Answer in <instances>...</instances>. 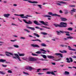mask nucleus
Returning <instances> with one entry per match:
<instances>
[{
	"mask_svg": "<svg viewBox=\"0 0 76 76\" xmlns=\"http://www.w3.org/2000/svg\"><path fill=\"white\" fill-rule=\"evenodd\" d=\"M68 48H69V50H71L72 51H76V49H72L71 48H71V47H70L69 46H68Z\"/></svg>",
	"mask_w": 76,
	"mask_h": 76,
	"instance_id": "4be33fe9",
	"label": "nucleus"
},
{
	"mask_svg": "<svg viewBox=\"0 0 76 76\" xmlns=\"http://www.w3.org/2000/svg\"><path fill=\"white\" fill-rule=\"evenodd\" d=\"M41 45L42 47H47V45L44 43H42Z\"/></svg>",
	"mask_w": 76,
	"mask_h": 76,
	"instance_id": "cd10ccee",
	"label": "nucleus"
},
{
	"mask_svg": "<svg viewBox=\"0 0 76 76\" xmlns=\"http://www.w3.org/2000/svg\"><path fill=\"white\" fill-rule=\"evenodd\" d=\"M6 55L7 56H8V57H11V56H10V55L9 54H8L5 53Z\"/></svg>",
	"mask_w": 76,
	"mask_h": 76,
	"instance_id": "3c124183",
	"label": "nucleus"
},
{
	"mask_svg": "<svg viewBox=\"0 0 76 76\" xmlns=\"http://www.w3.org/2000/svg\"><path fill=\"white\" fill-rule=\"evenodd\" d=\"M67 38H68V39H73V37H67Z\"/></svg>",
	"mask_w": 76,
	"mask_h": 76,
	"instance_id": "37998d69",
	"label": "nucleus"
},
{
	"mask_svg": "<svg viewBox=\"0 0 76 76\" xmlns=\"http://www.w3.org/2000/svg\"><path fill=\"white\" fill-rule=\"evenodd\" d=\"M11 12L12 13H13V12H15V9H12V10Z\"/></svg>",
	"mask_w": 76,
	"mask_h": 76,
	"instance_id": "4d7b16f0",
	"label": "nucleus"
},
{
	"mask_svg": "<svg viewBox=\"0 0 76 76\" xmlns=\"http://www.w3.org/2000/svg\"><path fill=\"white\" fill-rule=\"evenodd\" d=\"M26 69L27 70H29V71H31L32 70H34L35 68H32L31 67H28L26 68Z\"/></svg>",
	"mask_w": 76,
	"mask_h": 76,
	"instance_id": "1a4fd4ad",
	"label": "nucleus"
},
{
	"mask_svg": "<svg viewBox=\"0 0 76 76\" xmlns=\"http://www.w3.org/2000/svg\"><path fill=\"white\" fill-rule=\"evenodd\" d=\"M36 53H37V54H41V52L40 51H38L37 52H36Z\"/></svg>",
	"mask_w": 76,
	"mask_h": 76,
	"instance_id": "de8ad7c7",
	"label": "nucleus"
},
{
	"mask_svg": "<svg viewBox=\"0 0 76 76\" xmlns=\"http://www.w3.org/2000/svg\"><path fill=\"white\" fill-rule=\"evenodd\" d=\"M28 2L29 3H35L36 4H37V3H38V2L35 1H28Z\"/></svg>",
	"mask_w": 76,
	"mask_h": 76,
	"instance_id": "a211bd4d",
	"label": "nucleus"
},
{
	"mask_svg": "<svg viewBox=\"0 0 76 76\" xmlns=\"http://www.w3.org/2000/svg\"><path fill=\"white\" fill-rule=\"evenodd\" d=\"M41 56H42V57H43V58H45V59H46L47 58V56H46L45 55H41Z\"/></svg>",
	"mask_w": 76,
	"mask_h": 76,
	"instance_id": "b1692460",
	"label": "nucleus"
},
{
	"mask_svg": "<svg viewBox=\"0 0 76 76\" xmlns=\"http://www.w3.org/2000/svg\"><path fill=\"white\" fill-rule=\"evenodd\" d=\"M12 56V57L13 58L15 59H17L16 58H17V56Z\"/></svg>",
	"mask_w": 76,
	"mask_h": 76,
	"instance_id": "8fccbe9b",
	"label": "nucleus"
},
{
	"mask_svg": "<svg viewBox=\"0 0 76 76\" xmlns=\"http://www.w3.org/2000/svg\"><path fill=\"white\" fill-rule=\"evenodd\" d=\"M23 21L26 23H27V24H29V25H31L32 24V22L31 21L28 20V22H27L25 20H23Z\"/></svg>",
	"mask_w": 76,
	"mask_h": 76,
	"instance_id": "39448f33",
	"label": "nucleus"
},
{
	"mask_svg": "<svg viewBox=\"0 0 76 76\" xmlns=\"http://www.w3.org/2000/svg\"><path fill=\"white\" fill-rule=\"evenodd\" d=\"M59 32H60L61 33H62V34H64V33H66L67 34H70V32H69V31H59Z\"/></svg>",
	"mask_w": 76,
	"mask_h": 76,
	"instance_id": "dca6fc26",
	"label": "nucleus"
},
{
	"mask_svg": "<svg viewBox=\"0 0 76 76\" xmlns=\"http://www.w3.org/2000/svg\"><path fill=\"white\" fill-rule=\"evenodd\" d=\"M56 32H57V34H58V35H60V32L56 31Z\"/></svg>",
	"mask_w": 76,
	"mask_h": 76,
	"instance_id": "a18cd8bd",
	"label": "nucleus"
},
{
	"mask_svg": "<svg viewBox=\"0 0 76 76\" xmlns=\"http://www.w3.org/2000/svg\"><path fill=\"white\" fill-rule=\"evenodd\" d=\"M63 39L64 41H67V40H68V38H67V37L66 38Z\"/></svg>",
	"mask_w": 76,
	"mask_h": 76,
	"instance_id": "c9c22d12",
	"label": "nucleus"
},
{
	"mask_svg": "<svg viewBox=\"0 0 76 76\" xmlns=\"http://www.w3.org/2000/svg\"><path fill=\"white\" fill-rule=\"evenodd\" d=\"M22 59L24 60H28L30 61H37V59L32 58H23Z\"/></svg>",
	"mask_w": 76,
	"mask_h": 76,
	"instance_id": "f03ea898",
	"label": "nucleus"
},
{
	"mask_svg": "<svg viewBox=\"0 0 76 76\" xmlns=\"http://www.w3.org/2000/svg\"><path fill=\"white\" fill-rule=\"evenodd\" d=\"M13 47L15 48H19V45H13Z\"/></svg>",
	"mask_w": 76,
	"mask_h": 76,
	"instance_id": "58836bf2",
	"label": "nucleus"
},
{
	"mask_svg": "<svg viewBox=\"0 0 76 76\" xmlns=\"http://www.w3.org/2000/svg\"><path fill=\"white\" fill-rule=\"evenodd\" d=\"M47 57H48V58H50V59H51L52 58H54V57L48 55L47 56Z\"/></svg>",
	"mask_w": 76,
	"mask_h": 76,
	"instance_id": "aec40b11",
	"label": "nucleus"
},
{
	"mask_svg": "<svg viewBox=\"0 0 76 76\" xmlns=\"http://www.w3.org/2000/svg\"><path fill=\"white\" fill-rule=\"evenodd\" d=\"M48 15H51L52 16H58V17H61V15H60L56 14H53L52 12H49L48 13Z\"/></svg>",
	"mask_w": 76,
	"mask_h": 76,
	"instance_id": "7ed1b4c3",
	"label": "nucleus"
},
{
	"mask_svg": "<svg viewBox=\"0 0 76 76\" xmlns=\"http://www.w3.org/2000/svg\"><path fill=\"white\" fill-rule=\"evenodd\" d=\"M23 73L26 75H29V74L27 72H23Z\"/></svg>",
	"mask_w": 76,
	"mask_h": 76,
	"instance_id": "ea45409f",
	"label": "nucleus"
},
{
	"mask_svg": "<svg viewBox=\"0 0 76 76\" xmlns=\"http://www.w3.org/2000/svg\"><path fill=\"white\" fill-rule=\"evenodd\" d=\"M34 23L36 24V25H41V24H39L38 23V21H37L35 20L34 21Z\"/></svg>",
	"mask_w": 76,
	"mask_h": 76,
	"instance_id": "6ab92c4d",
	"label": "nucleus"
},
{
	"mask_svg": "<svg viewBox=\"0 0 76 76\" xmlns=\"http://www.w3.org/2000/svg\"><path fill=\"white\" fill-rule=\"evenodd\" d=\"M69 73H70L69 72H68L67 71L65 72V75H69Z\"/></svg>",
	"mask_w": 76,
	"mask_h": 76,
	"instance_id": "e433bc0d",
	"label": "nucleus"
},
{
	"mask_svg": "<svg viewBox=\"0 0 76 76\" xmlns=\"http://www.w3.org/2000/svg\"><path fill=\"white\" fill-rule=\"evenodd\" d=\"M31 41H39V42H42L41 40L38 39L35 40H32Z\"/></svg>",
	"mask_w": 76,
	"mask_h": 76,
	"instance_id": "412c9836",
	"label": "nucleus"
},
{
	"mask_svg": "<svg viewBox=\"0 0 76 76\" xmlns=\"http://www.w3.org/2000/svg\"><path fill=\"white\" fill-rule=\"evenodd\" d=\"M69 7H75V5H69Z\"/></svg>",
	"mask_w": 76,
	"mask_h": 76,
	"instance_id": "a19ab883",
	"label": "nucleus"
},
{
	"mask_svg": "<svg viewBox=\"0 0 76 76\" xmlns=\"http://www.w3.org/2000/svg\"><path fill=\"white\" fill-rule=\"evenodd\" d=\"M40 70H41V69H37V72H39V71Z\"/></svg>",
	"mask_w": 76,
	"mask_h": 76,
	"instance_id": "e2e57ef3",
	"label": "nucleus"
},
{
	"mask_svg": "<svg viewBox=\"0 0 76 76\" xmlns=\"http://www.w3.org/2000/svg\"><path fill=\"white\" fill-rule=\"evenodd\" d=\"M56 3V4L58 5V6H61V4H66V3L64 2L63 1H57Z\"/></svg>",
	"mask_w": 76,
	"mask_h": 76,
	"instance_id": "20e7f679",
	"label": "nucleus"
},
{
	"mask_svg": "<svg viewBox=\"0 0 76 76\" xmlns=\"http://www.w3.org/2000/svg\"><path fill=\"white\" fill-rule=\"evenodd\" d=\"M39 22L40 23H42V24H43V25H45V26H47L48 24L45 23L44 21H40Z\"/></svg>",
	"mask_w": 76,
	"mask_h": 76,
	"instance_id": "4468645a",
	"label": "nucleus"
},
{
	"mask_svg": "<svg viewBox=\"0 0 76 76\" xmlns=\"http://www.w3.org/2000/svg\"><path fill=\"white\" fill-rule=\"evenodd\" d=\"M42 34H43V35H48V34L47 33H46V32H41V33Z\"/></svg>",
	"mask_w": 76,
	"mask_h": 76,
	"instance_id": "72a5a7b5",
	"label": "nucleus"
},
{
	"mask_svg": "<svg viewBox=\"0 0 76 76\" xmlns=\"http://www.w3.org/2000/svg\"><path fill=\"white\" fill-rule=\"evenodd\" d=\"M31 45L32 46V47H33L39 48V46L38 45H34V44H32Z\"/></svg>",
	"mask_w": 76,
	"mask_h": 76,
	"instance_id": "9d476101",
	"label": "nucleus"
},
{
	"mask_svg": "<svg viewBox=\"0 0 76 76\" xmlns=\"http://www.w3.org/2000/svg\"><path fill=\"white\" fill-rule=\"evenodd\" d=\"M13 6H15V7L16 6H17V4H13Z\"/></svg>",
	"mask_w": 76,
	"mask_h": 76,
	"instance_id": "338daca9",
	"label": "nucleus"
},
{
	"mask_svg": "<svg viewBox=\"0 0 76 76\" xmlns=\"http://www.w3.org/2000/svg\"><path fill=\"white\" fill-rule=\"evenodd\" d=\"M60 47H64V45H60Z\"/></svg>",
	"mask_w": 76,
	"mask_h": 76,
	"instance_id": "13d9d810",
	"label": "nucleus"
},
{
	"mask_svg": "<svg viewBox=\"0 0 76 76\" xmlns=\"http://www.w3.org/2000/svg\"><path fill=\"white\" fill-rule=\"evenodd\" d=\"M12 25L14 26H18V25H16L15 24L13 23H12Z\"/></svg>",
	"mask_w": 76,
	"mask_h": 76,
	"instance_id": "bf43d9fd",
	"label": "nucleus"
},
{
	"mask_svg": "<svg viewBox=\"0 0 76 76\" xmlns=\"http://www.w3.org/2000/svg\"><path fill=\"white\" fill-rule=\"evenodd\" d=\"M65 12L64 13V14L65 15H67V14H68V10H65Z\"/></svg>",
	"mask_w": 76,
	"mask_h": 76,
	"instance_id": "7c9ffc66",
	"label": "nucleus"
},
{
	"mask_svg": "<svg viewBox=\"0 0 76 76\" xmlns=\"http://www.w3.org/2000/svg\"><path fill=\"white\" fill-rule=\"evenodd\" d=\"M24 31H26L27 32H28V33H30V31H29L27 30V29H24Z\"/></svg>",
	"mask_w": 76,
	"mask_h": 76,
	"instance_id": "79ce46f5",
	"label": "nucleus"
},
{
	"mask_svg": "<svg viewBox=\"0 0 76 76\" xmlns=\"http://www.w3.org/2000/svg\"><path fill=\"white\" fill-rule=\"evenodd\" d=\"M0 62H1L2 63H4V62H5L6 63H9V62H7L6 61V60L1 59H0Z\"/></svg>",
	"mask_w": 76,
	"mask_h": 76,
	"instance_id": "0eeeda50",
	"label": "nucleus"
},
{
	"mask_svg": "<svg viewBox=\"0 0 76 76\" xmlns=\"http://www.w3.org/2000/svg\"><path fill=\"white\" fill-rule=\"evenodd\" d=\"M14 55L15 56H17V58H18V60H19V61H21L20 58V57L19 56L18 54L15 53L14 54Z\"/></svg>",
	"mask_w": 76,
	"mask_h": 76,
	"instance_id": "9b49d317",
	"label": "nucleus"
},
{
	"mask_svg": "<svg viewBox=\"0 0 76 76\" xmlns=\"http://www.w3.org/2000/svg\"><path fill=\"white\" fill-rule=\"evenodd\" d=\"M61 59V58L59 59H58L56 60L55 61H60Z\"/></svg>",
	"mask_w": 76,
	"mask_h": 76,
	"instance_id": "680f3d73",
	"label": "nucleus"
},
{
	"mask_svg": "<svg viewBox=\"0 0 76 76\" xmlns=\"http://www.w3.org/2000/svg\"><path fill=\"white\" fill-rule=\"evenodd\" d=\"M73 12H76V9L73 8L72 10H71V12H70V13L71 15H73Z\"/></svg>",
	"mask_w": 76,
	"mask_h": 76,
	"instance_id": "6e6552de",
	"label": "nucleus"
},
{
	"mask_svg": "<svg viewBox=\"0 0 76 76\" xmlns=\"http://www.w3.org/2000/svg\"><path fill=\"white\" fill-rule=\"evenodd\" d=\"M69 59L70 60V62H72L73 61V59H72V58L70 57L69 58Z\"/></svg>",
	"mask_w": 76,
	"mask_h": 76,
	"instance_id": "6e6d98bb",
	"label": "nucleus"
},
{
	"mask_svg": "<svg viewBox=\"0 0 76 76\" xmlns=\"http://www.w3.org/2000/svg\"><path fill=\"white\" fill-rule=\"evenodd\" d=\"M42 27H43V28H46V29H50V28H48L46 27H45L44 26H41Z\"/></svg>",
	"mask_w": 76,
	"mask_h": 76,
	"instance_id": "c03bdc74",
	"label": "nucleus"
},
{
	"mask_svg": "<svg viewBox=\"0 0 76 76\" xmlns=\"http://www.w3.org/2000/svg\"><path fill=\"white\" fill-rule=\"evenodd\" d=\"M61 19L62 21H64V22H66V20H67V19L65 18L61 17Z\"/></svg>",
	"mask_w": 76,
	"mask_h": 76,
	"instance_id": "2eb2a0df",
	"label": "nucleus"
},
{
	"mask_svg": "<svg viewBox=\"0 0 76 76\" xmlns=\"http://www.w3.org/2000/svg\"><path fill=\"white\" fill-rule=\"evenodd\" d=\"M33 35H34L35 36H36V37H39V35L37 33H34Z\"/></svg>",
	"mask_w": 76,
	"mask_h": 76,
	"instance_id": "a878e982",
	"label": "nucleus"
},
{
	"mask_svg": "<svg viewBox=\"0 0 76 76\" xmlns=\"http://www.w3.org/2000/svg\"><path fill=\"white\" fill-rule=\"evenodd\" d=\"M8 72L9 73H12V72L10 70H9L8 71Z\"/></svg>",
	"mask_w": 76,
	"mask_h": 76,
	"instance_id": "603ef678",
	"label": "nucleus"
},
{
	"mask_svg": "<svg viewBox=\"0 0 76 76\" xmlns=\"http://www.w3.org/2000/svg\"><path fill=\"white\" fill-rule=\"evenodd\" d=\"M20 18H21L24 19V16H25V15L24 14H20Z\"/></svg>",
	"mask_w": 76,
	"mask_h": 76,
	"instance_id": "393cba45",
	"label": "nucleus"
},
{
	"mask_svg": "<svg viewBox=\"0 0 76 76\" xmlns=\"http://www.w3.org/2000/svg\"><path fill=\"white\" fill-rule=\"evenodd\" d=\"M67 30L68 31H73L72 28H69L67 29Z\"/></svg>",
	"mask_w": 76,
	"mask_h": 76,
	"instance_id": "2f4dec72",
	"label": "nucleus"
},
{
	"mask_svg": "<svg viewBox=\"0 0 76 76\" xmlns=\"http://www.w3.org/2000/svg\"><path fill=\"white\" fill-rule=\"evenodd\" d=\"M40 51H44V52H45L46 53H47V52L45 50H44L42 49H40Z\"/></svg>",
	"mask_w": 76,
	"mask_h": 76,
	"instance_id": "4c0bfd02",
	"label": "nucleus"
},
{
	"mask_svg": "<svg viewBox=\"0 0 76 76\" xmlns=\"http://www.w3.org/2000/svg\"><path fill=\"white\" fill-rule=\"evenodd\" d=\"M2 67H7V65H4L3 64H2Z\"/></svg>",
	"mask_w": 76,
	"mask_h": 76,
	"instance_id": "052dcab7",
	"label": "nucleus"
},
{
	"mask_svg": "<svg viewBox=\"0 0 76 76\" xmlns=\"http://www.w3.org/2000/svg\"><path fill=\"white\" fill-rule=\"evenodd\" d=\"M26 27L27 28H28V29H30L31 30H32V31H35V28L34 27H29L28 26H26Z\"/></svg>",
	"mask_w": 76,
	"mask_h": 76,
	"instance_id": "f8f14e48",
	"label": "nucleus"
},
{
	"mask_svg": "<svg viewBox=\"0 0 76 76\" xmlns=\"http://www.w3.org/2000/svg\"><path fill=\"white\" fill-rule=\"evenodd\" d=\"M9 49H13V48L12 47H10L8 48Z\"/></svg>",
	"mask_w": 76,
	"mask_h": 76,
	"instance_id": "69168bd1",
	"label": "nucleus"
},
{
	"mask_svg": "<svg viewBox=\"0 0 76 76\" xmlns=\"http://www.w3.org/2000/svg\"><path fill=\"white\" fill-rule=\"evenodd\" d=\"M67 24L66 23L61 22L60 23V24H54L56 28L59 27V28H66L67 27Z\"/></svg>",
	"mask_w": 76,
	"mask_h": 76,
	"instance_id": "f257e3e1",
	"label": "nucleus"
},
{
	"mask_svg": "<svg viewBox=\"0 0 76 76\" xmlns=\"http://www.w3.org/2000/svg\"><path fill=\"white\" fill-rule=\"evenodd\" d=\"M18 53L19 56H25V54L24 53H20L19 52H18Z\"/></svg>",
	"mask_w": 76,
	"mask_h": 76,
	"instance_id": "5701e85b",
	"label": "nucleus"
},
{
	"mask_svg": "<svg viewBox=\"0 0 76 76\" xmlns=\"http://www.w3.org/2000/svg\"><path fill=\"white\" fill-rule=\"evenodd\" d=\"M55 54L56 56H60V57H63V54H61V53H56Z\"/></svg>",
	"mask_w": 76,
	"mask_h": 76,
	"instance_id": "f3484780",
	"label": "nucleus"
},
{
	"mask_svg": "<svg viewBox=\"0 0 76 76\" xmlns=\"http://www.w3.org/2000/svg\"><path fill=\"white\" fill-rule=\"evenodd\" d=\"M59 13H63V11L61 10H60L59 11Z\"/></svg>",
	"mask_w": 76,
	"mask_h": 76,
	"instance_id": "774afa93",
	"label": "nucleus"
},
{
	"mask_svg": "<svg viewBox=\"0 0 76 76\" xmlns=\"http://www.w3.org/2000/svg\"><path fill=\"white\" fill-rule=\"evenodd\" d=\"M63 53H67V51L66 50H63Z\"/></svg>",
	"mask_w": 76,
	"mask_h": 76,
	"instance_id": "864d4df0",
	"label": "nucleus"
},
{
	"mask_svg": "<svg viewBox=\"0 0 76 76\" xmlns=\"http://www.w3.org/2000/svg\"><path fill=\"white\" fill-rule=\"evenodd\" d=\"M17 41V39H15L14 40H10V41H11L12 42H15V41Z\"/></svg>",
	"mask_w": 76,
	"mask_h": 76,
	"instance_id": "5fc2aeb1",
	"label": "nucleus"
},
{
	"mask_svg": "<svg viewBox=\"0 0 76 76\" xmlns=\"http://www.w3.org/2000/svg\"><path fill=\"white\" fill-rule=\"evenodd\" d=\"M20 39H25V38L24 37H20Z\"/></svg>",
	"mask_w": 76,
	"mask_h": 76,
	"instance_id": "09e8293b",
	"label": "nucleus"
},
{
	"mask_svg": "<svg viewBox=\"0 0 76 76\" xmlns=\"http://www.w3.org/2000/svg\"><path fill=\"white\" fill-rule=\"evenodd\" d=\"M5 53H7V54H9L11 55V56H13V54L10 52H6Z\"/></svg>",
	"mask_w": 76,
	"mask_h": 76,
	"instance_id": "c756f323",
	"label": "nucleus"
},
{
	"mask_svg": "<svg viewBox=\"0 0 76 76\" xmlns=\"http://www.w3.org/2000/svg\"><path fill=\"white\" fill-rule=\"evenodd\" d=\"M46 74H48V75H50L51 74L52 75H54V76H56L55 74L53 72V71H52V72L48 71L46 72Z\"/></svg>",
	"mask_w": 76,
	"mask_h": 76,
	"instance_id": "423d86ee",
	"label": "nucleus"
},
{
	"mask_svg": "<svg viewBox=\"0 0 76 76\" xmlns=\"http://www.w3.org/2000/svg\"><path fill=\"white\" fill-rule=\"evenodd\" d=\"M44 17H45V18H51V16L50 15H45L44 16Z\"/></svg>",
	"mask_w": 76,
	"mask_h": 76,
	"instance_id": "bb28decb",
	"label": "nucleus"
},
{
	"mask_svg": "<svg viewBox=\"0 0 76 76\" xmlns=\"http://www.w3.org/2000/svg\"><path fill=\"white\" fill-rule=\"evenodd\" d=\"M31 55H32V56H38V54L33 53H32L31 54Z\"/></svg>",
	"mask_w": 76,
	"mask_h": 76,
	"instance_id": "f704fd0d",
	"label": "nucleus"
},
{
	"mask_svg": "<svg viewBox=\"0 0 76 76\" xmlns=\"http://www.w3.org/2000/svg\"><path fill=\"white\" fill-rule=\"evenodd\" d=\"M37 6H39L40 9H42V7H41V5H37Z\"/></svg>",
	"mask_w": 76,
	"mask_h": 76,
	"instance_id": "49530a36",
	"label": "nucleus"
},
{
	"mask_svg": "<svg viewBox=\"0 0 76 76\" xmlns=\"http://www.w3.org/2000/svg\"><path fill=\"white\" fill-rule=\"evenodd\" d=\"M28 17H32V16H29L27 15H26V16H24V18H26V19H28Z\"/></svg>",
	"mask_w": 76,
	"mask_h": 76,
	"instance_id": "c85d7f7f",
	"label": "nucleus"
},
{
	"mask_svg": "<svg viewBox=\"0 0 76 76\" xmlns=\"http://www.w3.org/2000/svg\"><path fill=\"white\" fill-rule=\"evenodd\" d=\"M72 58H76V56H72Z\"/></svg>",
	"mask_w": 76,
	"mask_h": 76,
	"instance_id": "0e129e2a",
	"label": "nucleus"
},
{
	"mask_svg": "<svg viewBox=\"0 0 76 76\" xmlns=\"http://www.w3.org/2000/svg\"><path fill=\"white\" fill-rule=\"evenodd\" d=\"M3 16L5 18H9V17L10 16V14H4L3 15Z\"/></svg>",
	"mask_w": 76,
	"mask_h": 76,
	"instance_id": "ddd939ff",
	"label": "nucleus"
},
{
	"mask_svg": "<svg viewBox=\"0 0 76 76\" xmlns=\"http://www.w3.org/2000/svg\"><path fill=\"white\" fill-rule=\"evenodd\" d=\"M66 60H67V63H70V61L69 60V59L68 58H66Z\"/></svg>",
	"mask_w": 76,
	"mask_h": 76,
	"instance_id": "473e14b6",
	"label": "nucleus"
}]
</instances>
